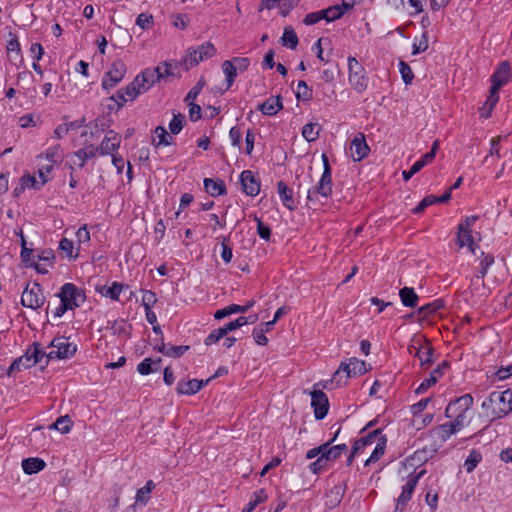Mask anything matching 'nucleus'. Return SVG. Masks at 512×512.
Here are the masks:
<instances>
[{
	"label": "nucleus",
	"mask_w": 512,
	"mask_h": 512,
	"mask_svg": "<svg viewBox=\"0 0 512 512\" xmlns=\"http://www.w3.org/2000/svg\"><path fill=\"white\" fill-rule=\"evenodd\" d=\"M296 98L302 101H310L313 98V91L303 80H300L297 85Z\"/></svg>",
	"instance_id": "79ce46f5"
},
{
	"label": "nucleus",
	"mask_w": 512,
	"mask_h": 512,
	"mask_svg": "<svg viewBox=\"0 0 512 512\" xmlns=\"http://www.w3.org/2000/svg\"><path fill=\"white\" fill-rule=\"evenodd\" d=\"M198 53V60L203 61L209 59L216 54V49L211 42L203 43L195 48Z\"/></svg>",
	"instance_id": "a19ab883"
},
{
	"label": "nucleus",
	"mask_w": 512,
	"mask_h": 512,
	"mask_svg": "<svg viewBox=\"0 0 512 512\" xmlns=\"http://www.w3.org/2000/svg\"><path fill=\"white\" fill-rule=\"evenodd\" d=\"M324 170L316 186L307 191L308 201L318 200L319 196L328 198L332 194L331 167L326 154L322 155Z\"/></svg>",
	"instance_id": "7ed1b4c3"
},
{
	"label": "nucleus",
	"mask_w": 512,
	"mask_h": 512,
	"mask_svg": "<svg viewBox=\"0 0 512 512\" xmlns=\"http://www.w3.org/2000/svg\"><path fill=\"white\" fill-rule=\"evenodd\" d=\"M49 347L54 349L47 354L46 365L50 359H66L72 357L77 351L76 344L70 342L66 337L54 338Z\"/></svg>",
	"instance_id": "423d86ee"
},
{
	"label": "nucleus",
	"mask_w": 512,
	"mask_h": 512,
	"mask_svg": "<svg viewBox=\"0 0 512 512\" xmlns=\"http://www.w3.org/2000/svg\"><path fill=\"white\" fill-rule=\"evenodd\" d=\"M255 304L254 300L247 302L246 305L231 304L223 309L217 310L214 314L215 319H223L233 313H246Z\"/></svg>",
	"instance_id": "412c9836"
},
{
	"label": "nucleus",
	"mask_w": 512,
	"mask_h": 512,
	"mask_svg": "<svg viewBox=\"0 0 512 512\" xmlns=\"http://www.w3.org/2000/svg\"><path fill=\"white\" fill-rule=\"evenodd\" d=\"M126 72L127 67L125 63L120 59L115 60L102 79V87L105 90L114 88L118 83L122 81Z\"/></svg>",
	"instance_id": "9d476101"
},
{
	"label": "nucleus",
	"mask_w": 512,
	"mask_h": 512,
	"mask_svg": "<svg viewBox=\"0 0 512 512\" xmlns=\"http://www.w3.org/2000/svg\"><path fill=\"white\" fill-rule=\"evenodd\" d=\"M436 203V196L428 195L424 197L419 204L413 209L415 214L423 212L428 206Z\"/></svg>",
	"instance_id": "0e129e2a"
},
{
	"label": "nucleus",
	"mask_w": 512,
	"mask_h": 512,
	"mask_svg": "<svg viewBox=\"0 0 512 512\" xmlns=\"http://www.w3.org/2000/svg\"><path fill=\"white\" fill-rule=\"evenodd\" d=\"M399 297L401 299V303L405 307L414 308L417 306L419 297L415 293L413 288L410 287H403L399 291Z\"/></svg>",
	"instance_id": "cd10ccee"
},
{
	"label": "nucleus",
	"mask_w": 512,
	"mask_h": 512,
	"mask_svg": "<svg viewBox=\"0 0 512 512\" xmlns=\"http://www.w3.org/2000/svg\"><path fill=\"white\" fill-rule=\"evenodd\" d=\"M157 302L156 294L150 290H145L142 296V304L145 310L152 308Z\"/></svg>",
	"instance_id": "e2e57ef3"
},
{
	"label": "nucleus",
	"mask_w": 512,
	"mask_h": 512,
	"mask_svg": "<svg viewBox=\"0 0 512 512\" xmlns=\"http://www.w3.org/2000/svg\"><path fill=\"white\" fill-rule=\"evenodd\" d=\"M463 428L464 427L462 425L458 424L454 420H452V421H450L448 423H444V424L440 425L439 428H438L439 438L442 441H446L453 434L459 432Z\"/></svg>",
	"instance_id": "c756f323"
},
{
	"label": "nucleus",
	"mask_w": 512,
	"mask_h": 512,
	"mask_svg": "<svg viewBox=\"0 0 512 512\" xmlns=\"http://www.w3.org/2000/svg\"><path fill=\"white\" fill-rule=\"evenodd\" d=\"M122 289H123L122 284L114 282L110 287H108L106 289L105 292H102V294L106 297L111 298L112 300H118Z\"/></svg>",
	"instance_id": "680f3d73"
},
{
	"label": "nucleus",
	"mask_w": 512,
	"mask_h": 512,
	"mask_svg": "<svg viewBox=\"0 0 512 512\" xmlns=\"http://www.w3.org/2000/svg\"><path fill=\"white\" fill-rule=\"evenodd\" d=\"M449 367L448 362L444 361L438 365L429 375L428 378L424 379L416 389L417 394L424 393L428 388L437 383L438 379L444 374V370Z\"/></svg>",
	"instance_id": "6ab92c4d"
},
{
	"label": "nucleus",
	"mask_w": 512,
	"mask_h": 512,
	"mask_svg": "<svg viewBox=\"0 0 512 512\" xmlns=\"http://www.w3.org/2000/svg\"><path fill=\"white\" fill-rule=\"evenodd\" d=\"M243 191L249 196H256L260 192V182L250 170H244L240 175Z\"/></svg>",
	"instance_id": "f3484780"
},
{
	"label": "nucleus",
	"mask_w": 512,
	"mask_h": 512,
	"mask_svg": "<svg viewBox=\"0 0 512 512\" xmlns=\"http://www.w3.org/2000/svg\"><path fill=\"white\" fill-rule=\"evenodd\" d=\"M146 91L147 90L141 84V82H138V85L136 84L135 77L129 85H127L125 88L119 89L114 95L110 97V99L117 104V109H120L125 105L127 101L136 99L139 95Z\"/></svg>",
	"instance_id": "1a4fd4ad"
},
{
	"label": "nucleus",
	"mask_w": 512,
	"mask_h": 512,
	"mask_svg": "<svg viewBox=\"0 0 512 512\" xmlns=\"http://www.w3.org/2000/svg\"><path fill=\"white\" fill-rule=\"evenodd\" d=\"M348 70V80L350 85L356 92H364L368 86V77L366 76L365 69L362 64H360L353 56L348 57Z\"/></svg>",
	"instance_id": "39448f33"
},
{
	"label": "nucleus",
	"mask_w": 512,
	"mask_h": 512,
	"mask_svg": "<svg viewBox=\"0 0 512 512\" xmlns=\"http://www.w3.org/2000/svg\"><path fill=\"white\" fill-rule=\"evenodd\" d=\"M278 194L283 205L290 211L296 209L295 201L293 199V191L283 181L277 184Z\"/></svg>",
	"instance_id": "4be33fe9"
},
{
	"label": "nucleus",
	"mask_w": 512,
	"mask_h": 512,
	"mask_svg": "<svg viewBox=\"0 0 512 512\" xmlns=\"http://www.w3.org/2000/svg\"><path fill=\"white\" fill-rule=\"evenodd\" d=\"M387 438L385 435H381L378 438V442L371 453L370 457L365 461V466H368L370 463H374L380 459V457L384 454L386 448Z\"/></svg>",
	"instance_id": "72a5a7b5"
},
{
	"label": "nucleus",
	"mask_w": 512,
	"mask_h": 512,
	"mask_svg": "<svg viewBox=\"0 0 512 512\" xmlns=\"http://www.w3.org/2000/svg\"><path fill=\"white\" fill-rule=\"evenodd\" d=\"M249 323V318L245 316H240L234 321H231L227 324H225L222 328L225 330V333L228 334L229 332L236 330L246 324Z\"/></svg>",
	"instance_id": "5fc2aeb1"
},
{
	"label": "nucleus",
	"mask_w": 512,
	"mask_h": 512,
	"mask_svg": "<svg viewBox=\"0 0 512 512\" xmlns=\"http://www.w3.org/2000/svg\"><path fill=\"white\" fill-rule=\"evenodd\" d=\"M57 295L63 303H67L70 310L79 307L86 299L84 290L73 283H65Z\"/></svg>",
	"instance_id": "6e6552de"
},
{
	"label": "nucleus",
	"mask_w": 512,
	"mask_h": 512,
	"mask_svg": "<svg viewBox=\"0 0 512 512\" xmlns=\"http://www.w3.org/2000/svg\"><path fill=\"white\" fill-rule=\"evenodd\" d=\"M225 330L221 327L218 329H214L206 338L205 345L210 346L212 344L217 343L221 338L226 336Z\"/></svg>",
	"instance_id": "bf43d9fd"
},
{
	"label": "nucleus",
	"mask_w": 512,
	"mask_h": 512,
	"mask_svg": "<svg viewBox=\"0 0 512 512\" xmlns=\"http://www.w3.org/2000/svg\"><path fill=\"white\" fill-rule=\"evenodd\" d=\"M229 138L233 146L237 147L238 149L241 148L242 132L239 127L234 126L230 129Z\"/></svg>",
	"instance_id": "774afa93"
},
{
	"label": "nucleus",
	"mask_w": 512,
	"mask_h": 512,
	"mask_svg": "<svg viewBox=\"0 0 512 512\" xmlns=\"http://www.w3.org/2000/svg\"><path fill=\"white\" fill-rule=\"evenodd\" d=\"M255 220L257 222V233L260 236V238L268 241L271 237V229L269 226L265 225L262 220L258 217H255Z\"/></svg>",
	"instance_id": "338daca9"
},
{
	"label": "nucleus",
	"mask_w": 512,
	"mask_h": 512,
	"mask_svg": "<svg viewBox=\"0 0 512 512\" xmlns=\"http://www.w3.org/2000/svg\"><path fill=\"white\" fill-rule=\"evenodd\" d=\"M408 351L412 356L419 359L421 366L429 367L433 363L432 355L434 349L428 341H425L423 344L414 341L409 345Z\"/></svg>",
	"instance_id": "f8f14e48"
},
{
	"label": "nucleus",
	"mask_w": 512,
	"mask_h": 512,
	"mask_svg": "<svg viewBox=\"0 0 512 512\" xmlns=\"http://www.w3.org/2000/svg\"><path fill=\"white\" fill-rule=\"evenodd\" d=\"M98 154L96 147L93 145L86 146L82 149H79L75 152V156L81 160L79 164L80 167H83L85 162Z\"/></svg>",
	"instance_id": "ea45409f"
},
{
	"label": "nucleus",
	"mask_w": 512,
	"mask_h": 512,
	"mask_svg": "<svg viewBox=\"0 0 512 512\" xmlns=\"http://www.w3.org/2000/svg\"><path fill=\"white\" fill-rule=\"evenodd\" d=\"M399 71H400V74L402 76V79L404 81L405 84H410L414 78V74L412 72V69L410 68V66L403 62V61H400L399 63Z\"/></svg>",
	"instance_id": "13d9d810"
},
{
	"label": "nucleus",
	"mask_w": 512,
	"mask_h": 512,
	"mask_svg": "<svg viewBox=\"0 0 512 512\" xmlns=\"http://www.w3.org/2000/svg\"><path fill=\"white\" fill-rule=\"evenodd\" d=\"M472 405L473 397L470 394H464L448 404L445 416L465 427L472 419Z\"/></svg>",
	"instance_id": "f03ea898"
},
{
	"label": "nucleus",
	"mask_w": 512,
	"mask_h": 512,
	"mask_svg": "<svg viewBox=\"0 0 512 512\" xmlns=\"http://www.w3.org/2000/svg\"><path fill=\"white\" fill-rule=\"evenodd\" d=\"M179 67H181V63L178 60L160 62L157 68L160 70L161 81L168 77L180 78L181 74L175 72Z\"/></svg>",
	"instance_id": "5701e85b"
},
{
	"label": "nucleus",
	"mask_w": 512,
	"mask_h": 512,
	"mask_svg": "<svg viewBox=\"0 0 512 512\" xmlns=\"http://www.w3.org/2000/svg\"><path fill=\"white\" fill-rule=\"evenodd\" d=\"M160 81L161 75L157 66L154 68H147L136 76V84L138 85V82H141L147 91Z\"/></svg>",
	"instance_id": "a211bd4d"
},
{
	"label": "nucleus",
	"mask_w": 512,
	"mask_h": 512,
	"mask_svg": "<svg viewBox=\"0 0 512 512\" xmlns=\"http://www.w3.org/2000/svg\"><path fill=\"white\" fill-rule=\"evenodd\" d=\"M155 487V484L152 480L146 482L145 486L140 488L136 493V501L141 503H147L149 500V493Z\"/></svg>",
	"instance_id": "49530a36"
},
{
	"label": "nucleus",
	"mask_w": 512,
	"mask_h": 512,
	"mask_svg": "<svg viewBox=\"0 0 512 512\" xmlns=\"http://www.w3.org/2000/svg\"><path fill=\"white\" fill-rule=\"evenodd\" d=\"M221 248H222V251H221V258L223 259V261L228 264L231 262L232 260V257H233V252H232V248L228 245V238L224 237L222 242H221Z\"/></svg>",
	"instance_id": "69168bd1"
},
{
	"label": "nucleus",
	"mask_w": 512,
	"mask_h": 512,
	"mask_svg": "<svg viewBox=\"0 0 512 512\" xmlns=\"http://www.w3.org/2000/svg\"><path fill=\"white\" fill-rule=\"evenodd\" d=\"M153 16L148 13H141L136 19V25L143 30H148L153 26Z\"/></svg>",
	"instance_id": "603ef678"
},
{
	"label": "nucleus",
	"mask_w": 512,
	"mask_h": 512,
	"mask_svg": "<svg viewBox=\"0 0 512 512\" xmlns=\"http://www.w3.org/2000/svg\"><path fill=\"white\" fill-rule=\"evenodd\" d=\"M318 125L314 123L305 124L302 128V136L308 141L313 142L319 136Z\"/></svg>",
	"instance_id": "a18cd8bd"
},
{
	"label": "nucleus",
	"mask_w": 512,
	"mask_h": 512,
	"mask_svg": "<svg viewBox=\"0 0 512 512\" xmlns=\"http://www.w3.org/2000/svg\"><path fill=\"white\" fill-rule=\"evenodd\" d=\"M62 158V149L60 145H55L47 149L46 153L43 155H39V161L45 159L48 163L55 164L61 161Z\"/></svg>",
	"instance_id": "e433bc0d"
},
{
	"label": "nucleus",
	"mask_w": 512,
	"mask_h": 512,
	"mask_svg": "<svg viewBox=\"0 0 512 512\" xmlns=\"http://www.w3.org/2000/svg\"><path fill=\"white\" fill-rule=\"evenodd\" d=\"M184 116L182 114H175L169 123V130L172 134L177 135L183 128Z\"/></svg>",
	"instance_id": "3c124183"
},
{
	"label": "nucleus",
	"mask_w": 512,
	"mask_h": 512,
	"mask_svg": "<svg viewBox=\"0 0 512 512\" xmlns=\"http://www.w3.org/2000/svg\"><path fill=\"white\" fill-rule=\"evenodd\" d=\"M35 364L29 354L26 352L24 355L16 358L7 370V375L9 377L13 376L15 372L21 371L22 369H27L33 367Z\"/></svg>",
	"instance_id": "b1692460"
},
{
	"label": "nucleus",
	"mask_w": 512,
	"mask_h": 512,
	"mask_svg": "<svg viewBox=\"0 0 512 512\" xmlns=\"http://www.w3.org/2000/svg\"><path fill=\"white\" fill-rule=\"evenodd\" d=\"M511 79V67L508 61H502L497 66L496 70L491 76L492 87L494 90H500V88L508 83Z\"/></svg>",
	"instance_id": "2eb2a0df"
},
{
	"label": "nucleus",
	"mask_w": 512,
	"mask_h": 512,
	"mask_svg": "<svg viewBox=\"0 0 512 512\" xmlns=\"http://www.w3.org/2000/svg\"><path fill=\"white\" fill-rule=\"evenodd\" d=\"M311 405L314 408V415L317 420L326 417L329 410V401L323 391L314 390L311 392Z\"/></svg>",
	"instance_id": "ddd939ff"
},
{
	"label": "nucleus",
	"mask_w": 512,
	"mask_h": 512,
	"mask_svg": "<svg viewBox=\"0 0 512 512\" xmlns=\"http://www.w3.org/2000/svg\"><path fill=\"white\" fill-rule=\"evenodd\" d=\"M457 245L460 248H462L465 245H467L469 250L473 254H476V252H475V243H474V240H473V237H472V231H468V230H464V229L460 230V228H458Z\"/></svg>",
	"instance_id": "473e14b6"
},
{
	"label": "nucleus",
	"mask_w": 512,
	"mask_h": 512,
	"mask_svg": "<svg viewBox=\"0 0 512 512\" xmlns=\"http://www.w3.org/2000/svg\"><path fill=\"white\" fill-rule=\"evenodd\" d=\"M282 108L283 103L280 96H272L258 106V110L267 116L276 115Z\"/></svg>",
	"instance_id": "aec40b11"
},
{
	"label": "nucleus",
	"mask_w": 512,
	"mask_h": 512,
	"mask_svg": "<svg viewBox=\"0 0 512 512\" xmlns=\"http://www.w3.org/2000/svg\"><path fill=\"white\" fill-rule=\"evenodd\" d=\"M482 408L491 420L500 419L512 412V391H494L482 403Z\"/></svg>",
	"instance_id": "f257e3e1"
},
{
	"label": "nucleus",
	"mask_w": 512,
	"mask_h": 512,
	"mask_svg": "<svg viewBox=\"0 0 512 512\" xmlns=\"http://www.w3.org/2000/svg\"><path fill=\"white\" fill-rule=\"evenodd\" d=\"M444 307V302L441 299L434 300L426 305H423L419 309V314L424 317L431 316L437 313L440 309Z\"/></svg>",
	"instance_id": "4c0bfd02"
},
{
	"label": "nucleus",
	"mask_w": 512,
	"mask_h": 512,
	"mask_svg": "<svg viewBox=\"0 0 512 512\" xmlns=\"http://www.w3.org/2000/svg\"><path fill=\"white\" fill-rule=\"evenodd\" d=\"M185 71L197 66L201 61L198 60V53L195 48L191 47L186 50L185 56L179 60Z\"/></svg>",
	"instance_id": "2f4dec72"
},
{
	"label": "nucleus",
	"mask_w": 512,
	"mask_h": 512,
	"mask_svg": "<svg viewBox=\"0 0 512 512\" xmlns=\"http://www.w3.org/2000/svg\"><path fill=\"white\" fill-rule=\"evenodd\" d=\"M196 383L197 379H191L188 381L180 380L177 383L176 391L178 394L182 395H194L199 392Z\"/></svg>",
	"instance_id": "f704fd0d"
},
{
	"label": "nucleus",
	"mask_w": 512,
	"mask_h": 512,
	"mask_svg": "<svg viewBox=\"0 0 512 512\" xmlns=\"http://www.w3.org/2000/svg\"><path fill=\"white\" fill-rule=\"evenodd\" d=\"M222 70L226 76V82H227L226 89H228L233 84L235 77L237 76V71L234 68V66L232 65V61H229V60H225L222 63Z\"/></svg>",
	"instance_id": "c03bdc74"
},
{
	"label": "nucleus",
	"mask_w": 512,
	"mask_h": 512,
	"mask_svg": "<svg viewBox=\"0 0 512 512\" xmlns=\"http://www.w3.org/2000/svg\"><path fill=\"white\" fill-rule=\"evenodd\" d=\"M205 85H206V81H205L204 77H201L198 80V82L196 83V85L188 92V94L185 97V101L186 102L194 101L197 98V96L200 94V92L202 91V89L204 88Z\"/></svg>",
	"instance_id": "864d4df0"
},
{
	"label": "nucleus",
	"mask_w": 512,
	"mask_h": 512,
	"mask_svg": "<svg viewBox=\"0 0 512 512\" xmlns=\"http://www.w3.org/2000/svg\"><path fill=\"white\" fill-rule=\"evenodd\" d=\"M204 187L207 193H209L213 197L223 195L226 193V186L222 180L215 181L210 178H205Z\"/></svg>",
	"instance_id": "7c9ffc66"
},
{
	"label": "nucleus",
	"mask_w": 512,
	"mask_h": 512,
	"mask_svg": "<svg viewBox=\"0 0 512 512\" xmlns=\"http://www.w3.org/2000/svg\"><path fill=\"white\" fill-rule=\"evenodd\" d=\"M366 372L365 362L357 358H351L349 363L342 362L334 373L331 383L340 386L342 383H346V379L352 376L362 375Z\"/></svg>",
	"instance_id": "20e7f679"
},
{
	"label": "nucleus",
	"mask_w": 512,
	"mask_h": 512,
	"mask_svg": "<svg viewBox=\"0 0 512 512\" xmlns=\"http://www.w3.org/2000/svg\"><path fill=\"white\" fill-rule=\"evenodd\" d=\"M281 42L283 46H286L290 49H295L297 47L299 42L298 36L291 26H287L284 28V32L281 37Z\"/></svg>",
	"instance_id": "c9c22d12"
},
{
	"label": "nucleus",
	"mask_w": 512,
	"mask_h": 512,
	"mask_svg": "<svg viewBox=\"0 0 512 512\" xmlns=\"http://www.w3.org/2000/svg\"><path fill=\"white\" fill-rule=\"evenodd\" d=\"M498 91L499 90H494V87H492V86L490 87L489 95H488L484 105L481 108H479L481 117H483V118L490 117L493 108L499 101Z\"/></svg>",
	"instance_id": "a878e982"
},
{
	"label": "nucleus",
	"mask_w": 512,
	"mask_h": 512,
	"mask_svg": "<svg viewBox=\"0 0 512 512\" xmlns=\"http://www.w3.org/2000/svg\"><path fill=\"white\" fill-rule=\"evenodd\" d=\"M268 498V495L264 489H260L254 492L247 503V506L251 509H255L259 504L265 502Z\"/></svg>",
	"instance_id": "09e8293b"
},
{
	"label": "nucleus",
	"mask_w": 512,
	"mask_h": 512,
	"mask_svg": "<svg viewBox=\"0 0 512 512\" xmlns=\"http://www.w3.org/2000/svg\"><path fill=\"white\" fill-rule=\"evenodd\" d=\"M333 443L334 439H330L329 441L324 443L328 444V446L323 450L322 455L328 463L333 462L340 457L339 453L337 452V449H335L334 446L332 445Z\"/></svg>",
	"instance_id": "8fccbe9b"
},
{
	"label": "nucleus",
	"mask_w": 512,
	"mask_h": 512,
	"mask_svg": "<svg viewBox=\"0 0 512 512\" xmlns=\"http://www.w3.org/2000/svg\"><path fill=\"white\" fill-rule=\"evenodd\" d=\"M27 353L32 358L34 364L40 363L42 358L47 359V354L44 350L41 349V345L38 342H34L29 348L27 349Z\"/></svg>",
	"instance_id": "37998d69"
},
{
	"label": "nucleus",
	"mask_w": 512,
	"mask_h": 512,
	"mask_svg": "<svg viewBox=\"0 0 512 512\" xmlns=\"http://www.w3.org/2000/svg\"><path fill=\"white\" fill-rule=\"evenodd\" d=\"M45 467V461L38 457H30L22 461V469L28 475L36 474L42 471Z\"/></svg>",
	"instance_id": "393cba45"
},
{
	"label": "nucleus",
	"mask_w": 512,
	"mask_h": 512,
	"mask_svg": "<svg viewBox=\"0 0 512 512\" xmlns=\"http://www.w3.org/2000/svg\"><path fill=\"white\" fill-rule=\"evenodd\" d=\"M350 155L354 161H361L364 159L370 148L366 143L365 136L362 133H359L350 143Z\"/></svg>",
	"instance_id": "dca6fc26"
},
{
	"label": "nucleus",
	"mask_w": 512,
	"mask_h": 512,
	"mask_svg": "<svg viewBox=\"0 0 512 512\" xmlns=\"http://www.w3.org/2000/svg\"><path fill=\"white\" fill-rule=\"evenodd\" d=\"M44 301L45 297L38 283H33L31 287L27 286L21 296L22 305L31 309L40 308Z\"/></svg>",
	"instance_id": "9b49d317"
},
{
	"label": "nucleus",
	"mask_w": 512,
	"mask_h": 512,
	"mask_svg": "<svg viewBox=\"0 0 512 512\" xmlns=\"http://www.w3.org/2000/svg\"><path fill=\"white\" fill-rule=\"evenodd\" d=\"M59 249L65 253L66 256L70 257V258H77L78 257V254H73V251H74V243L73 241L67 239V238H63L61 239L60 243H59Z\"/></svg>",
	"instance_id": "6e6d98bb"
},
{
	"label": "nucleus",
	"mask_w": 512,
	"mask_h": 512,
	"mask_svg": "<svg viewBox=\"0 0 512 512\" xmlns=\"http://www.w3.org/2000/svg\"><path fill=\"white\" fill-rule=\"evenodd\" d=\"M72 420L68 415L59 417L52 425L49 426L50 429H55L62 434H66L71 430Z\"/></svg>",
	"instance_id": "58836bf2"
},
{
	"label": "nucleus",
	"mask_w": 512,
	"mask_h": 512,
	"mask_svg": "<svg viewBox=\"0 0 512 512\" xmlns=\"http://www.w3.org/2000/svg\"><path fill=\"white\" fill-rule=\"evenodd\" d=\"M153 143L155 147L170 146L174 144V139L168 134L163 126H157L154 130Z\"/></svg>",
	"instance_id": "bb28decb"
},
{
	"label": "nucleus",
	"mask_w": 512,
	"mask_h": 512,
	"mask_svg": "<svg viewBox=\"0 0 512 512\" xmlns=\"http://www.w3.org/2000/svg\"><path fill=\"white\" fill-rule=\"evenodd\" d=\"M328 467V462L325 460L323 455H320L314 462L309 465V470L313 474H319L320 472L326 470Z\"/></svg>",
	"instance_id": "4d7b16f0"
},
{
	"label": "nucleus",
	"mask_w": 512,
	"mask_h": 512,
	"mask_svg": "<svg viewBox=\"0 0 512 512\" xmlns=\"http://www.w3.org/2000/svg\"><path fill=\"white\" fill-rule=\"evenodd\" d=\"M161 362V358L156 360H153L152 358H145L137 365V371L141 375H149L150 373L160 369Z\"/></svg>",
	"instance_id": "c85d7f7f"
},
{
	"label": "nucleus",
	"mask_w": 512,
	"mask_h": 512,
	"mask_svg": "<svg viewBox=\"0 0 512 512\" xmlns=\"http://www.w3.org/2000/svg\"><path fill=\"white\" fill-rule=\"evenodd\" d=\"M121 144V136L110 130L106 133L104 139L102 140L99 147H96V150L99 155H112L114 154L120 147Z\"/></svg>",
	"instance_id": "4468645a"
},
{
	"label": "nucleus",
	"mask_w": 512,
	"mask_h": 512,
	"mask_svg": "<svg viewBox=\"0 0 512 512\" xmlns=\"http://www.w3.org/2000/svg\"><path fill=\"white\" fill-rule=\"evenodd\" d=\"M425 473L426 470L422 469L418 472H414L408 475L406 483L402 487V492L397 499L395 512H402L404 510L410 501L419 480L425 475Z\"/></svg>",
	"instance_id": "0eeeda50"
},
{
	"label": "nucleus",
	"mask_w": 512,
	"mask_h": 512,
	"mask_svg": "<svg viewBox=\"0 0 512 512\" xmlns=\"http://www.w3.org/2000/svg\"><path fill=\"white\" fill-rule=\"evenodd\" d=\"M427 49H428V37H427V32H424L418 42L416 40L414 41L412 54L416 55V54L426 51Z\"/></svg>",
	"instance_id": "052dcab7"
},
{
	"label": "nucleus",
	"mask_w": 512,
	"mask_h": 512,
	"mask_svg": "<svg viewBox=\"0 0 512 512\" xmlns=\"http://www.w3.org/2000/svg\"><path fill=\"white\" fill-rule=\"evenodd\" d=\"M481 459V454L476 450H472L464 463L466 471L468 473L472 472L476 468L477 464L481 461Z\"/></svg>",
	"instance_id": "de8ad7c7"
}]
</instances>
